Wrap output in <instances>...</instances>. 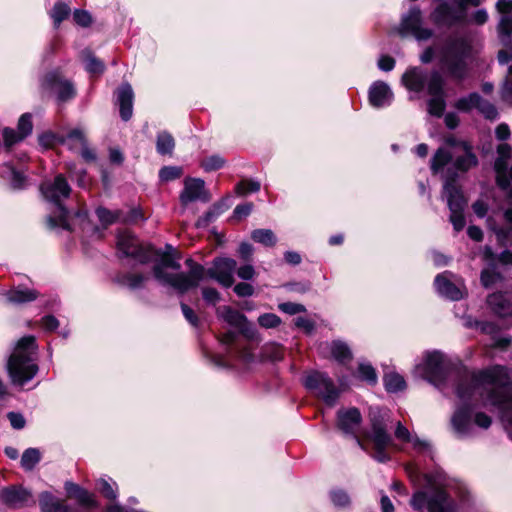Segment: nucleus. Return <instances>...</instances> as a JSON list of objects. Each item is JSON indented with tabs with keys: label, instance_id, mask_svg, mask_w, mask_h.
Instances as JSON below:
<instances>
[{
	"label": "nucleus",
	"instance_id": "4",
	"mask_svg": "<svg viewBox=\"0 0 512 512\" xmlns=\"http://www.w3.org/2000/svg\"><path fill=\"white\" fill-rule=\"evenodd\" d=\"M40 189L45 199L54 203L59 210L57 218H48L51 227L73 230L78 225L86 234L99 233V228L91 224L84 210L78 211L70 222L68 211L61 205V201L68 198L71 192V187L63 175L59 174L53 180L43 182Z\"/></svg>",
	"mask_w": 512,
	"mask_h": 512
},
{
	"label": "nucleus",
	"instance_id": "44",
	"mask_svg": "<svg viewBox=\"0 0 512 512\" xmlns=\"http://www.w3.org/2000/svg\"><path fill=\"white\" fill-rule=\"evenodd\" d=\"M330 498L332 503L340 508H345L350 505V497L347 492L337 489L333 490L330 493Z\"/></svg>",
	"mask_w": 512,
	"mask_h": 512
},
{
	"label": "nucleus",
	"instance_id": "64",
	"mask_svg": "<svg viewBox=\"0 0 512 512\" xmlns=\"http://www.w3.org/2000/svg\"><path fill=\"white\" fill-rule=\"evenodd\" d=\"M378 67L382 71H391L395 67V60L390 56H382L378 60Z\"/></svg>",
	"mask_w": 512,
	"mask_h": 512
},
{
	"label": "nucleus",
	"instance_id": "17",
	"mask_svg": "<svg viewBox=\"0 0 512 512\" xmlns=\"http://www.w3.org/2000/svg\"><path fill=\"white\" fill-rule=\"evenodd\" d=\"M44 89L52 90L60 101H67L75 96V90L71 82L63 80L58 71L48 72L42 79Z\"/></svg>",
	"mask_w": 512,
	"mask_h": 512
},
{
	"label": "nucleus",
	"instance_id": "3",
	"mask_svg": "<svg viewBox=\"0 0 512 512\" xmlns=\"http://www.w3.org/2000/svg\"><path fill=\"white\" fill-rule=\"evenodd\" d=\"M406 473L411 482L419 486L424 480L425 487L430 493L424 490H417L411 500L410 505L414 510L423 511L425 508L428 512H455L456 505L445 491L448 486L446 474L436 469L433 472L422 474L415 464H408L405 467Z\"/></svg>",
	"mask_w": 512,
	"mask_h": 512
},
{
	"label": "nucleus",
	"instance_id": "54",
	"mask_svg": "<svg viewBox=\"0 0 512 512\" xmlns=\"http://www.w3.org/2000/svg\"><path fill=\"white\" fill-rule=\"evenodd\" d=\"M96 214L103 227H106L116 220V215L105 208H98Z\"/></svg>",
	"mask_w": 512,
	"mask_h": 512
},
{
	"label": "nucleus",
	"instance_id": "28",
	"mask_svg": "<svg viewBox=\"0 0 512 512\" xmlns=\"http://www.w3.org/2000/svg\"><path fill=\"white\" fill-rule=\"evenodd\" d=\"M322 351H329L331 356L338 362L345 363L352 358V353L348 345L341 341L335 340L331 343H323L320 346Z\"/></svg>",
	"mask_w": 512,
	"mask_h": 512
},
{
	"label": "nucleus",
	"instance_id": "27",
	"mask_svg": "<svg viewBox=\"0 0 512 512\" xmlns=\"http://www.w3.org/2000/svg\"><path fill=\"white\" fill-rule=\"evenodd\" d=\"M497 152L499 154L495 162L497 183L501 188L506 189L509 187V180L506 178V158L510 156L511 148L506 144H501L498 146Z\"/></svg>",
	"mask_w": 512,
	"mask_h": 512
},
{
	"label": "nucleus",
	"instance_id": "9",
	"mask_svg": "<svg viewBox=\"0 0 512 512\" xmlns=\"http://www.w3.org/2000/svg\"><path fill=\"white\" fill-rule=\"evenodd\" d=\"M117 247L120 253L126 257H131L140 263L155 261V267L160 264L161 258L170 252L177 259V251L171 245H166L164 251L155 250L150 245H143L134 235L124 231L118 235Z\"/></svg>",
	"mask_w": 512,
	"mask_h": 512
},
{
	"label": "nucleus",
	"instance_id": "36",
	"mask_svg": "<svg viewBox=\"0 0 512 512\" xmlns=\"http://www.w3.org/2000/svg\"><path fill=\"white\" fill-rule=\"evenodd\" d=\"M384 385L388 392H398L405 388L406 383L403 376L398 373L391 372L384 376Z\"/></svg>",
	"mask_w": 512,
	"mask_h": 512
},
{
	"label": "nucleus",
	"instance_id": "1",
	"mask_svg": "<svg viewBox=\"0 0 512 512\" xmlns=\"http://www.w3.org/2000/svg\"><path fill=\"white\" fill-rule=\"evenodd\" d=\"M455 393L459 405L451 418L454 434L458 438L475 435V426L488 429L490 416L476 412L475 407L493 406L500 410L512 439V371L495 365L476 373H465L456 382Z\"/></svg>",
	"mask_w": 512,
	"mask_h": 512
},
{
	"label": "nucleus",
	"instance_id": "39",
	"mask_svg": "<svg viewBox=\"0 0 512 512\" xmlns=\"http://www.w3.org/2000/svg\"><path fill=\"white\" fill-rule=\"evenodd\" d=\"M146 277L137 273H126L119 278V283L130 289H138L143 286Z\"/></svg>",
	"mask_w": 512,
	"mask_h": 512
},
{
	"label": "nucleus",
	"instance_id": "29",
	"mask_svg": "<svg viewBox=\"0 0 512 512\" xmlns=\"http://www.w3.org/2000/svg\"><path fill=\"white\" fill-rule=\"evenodd\" d=\"M218 315L229 325L246 332L249 323L247 318L239 311L233 310L228 306H223L218 309Z\"/></svg>",
	"mask_w": 512,
	"mask_h": 512
},
{
	"label": "nucleus",
	"instance_id": "32",
	"mask_svg": "<svg viewBox=\"0 0 512 512\" xmlns=\"http://www.w3.org/2000/svg\"><path fill=\"white\" fill-rule=\"evenodd\" d=\"M38 293L36 290L28 288H15L7 293V300L14 304H23L33 301L37 298Z\"/></svg>",
	"mask_w": 512,
	"mask_h": 512
},
{
	"label": "nucleus",
	"instance_id": "57",
	"mask_svg": "<svg viewBox=\"0 0 512 512\" xmlns=\"http://www.w3.org/2000/svg\"><path fill=\"white\" fill-rule=\"evenodd\" d=\"M7 418L14 429L20 430L25 427L26 421L21 413L9 412Z\"/></svg>",
	"mask_w": 512,
	"mask_h": 512
},
{
	"label": "nucleus",
	"instance_id": "34",
	"mask_svg": "<svg viewBox=\"0 0 512 512\" xmlns=\"http://www.w3.org/2000/svg\"><path fill=\"white\" fill-rule=\"evenodd\" d=\"M175 147V142L171 134L168 132H160L157 135L156 149L161 155L172 154Z\"/></svg>",
	"mask_w": 512,
	"mask_h": 512
},
{
	"label": "nucleus",
	"instance_id": "50",
	"mask_svg": "<svg viewBox=\"0 0 512 512\" xmlns=\"http://www.w3.org/2000/svg\"><path fill=\"white\" fill-rule=\"evenodd\" d=\"M278 308L289 315H295L301 312H305L306 308L304 305L293 302H285L278 305Z\"/></svg>",
	"mask_w": 512,
	"mask_h": 512
},
{
	"label": "nucleus",
	"instance_id": "61",
	"mask_svg": "<svg viewBox=\"0 0 512 512\" xmlns=\"http://www.w3.org/2000/svg\"><path fill=\"white\" fill-rule=\"evenodd\" d=\"M236 272L239 278L243 280H251L255 276L254 267L250 264L241 266L240 268L236 269Z\"/></svg>",
	"mask_w": 512,
	"mask_h": 512
},
{
	"label": "nucleus",
	"instance_id": "38",
	"mask_svg": "<svg viewBox=\"0 0 512 512\" xmlns=\"http://www.w3.org/2000/svg\"><path fill=\"white\" fill-rule=\"evenodd\" d=\"M97 487L100 493L109 500L117 498V485L111 479L100 478L97 481Z\"/></svg>",
	"mask_w": 512,
	"mask_h": 512
},
{
	"label": "nucleus",
	"instance_id": "63",
	"mask_svg": "<svg viewBox=\"0 0 512 512\" xmlns=\"http://www.w3.org/2000/svg\"><path fill=\"white\" fill-rule=\"evenodd\" d=\"M472 209L479 218H483L488 212V204L483 200H477L473 203Z\"/></svg>",
	"mask_w": 512,
	"mask_h": 512
},
{
	"label": "nucleus",
	"instance_id": "22",
	"mask_svg": "<svg viewBox=\"0 0 512 512\" xmlns=\"http://www.w3.org/2000/svg\"><path fill=\"white\" fill-rule=\"evenodd\" d=\"M445 184L443 187V197H446L447 204L450 210H464L466 206V199L464 198L460 189L454 184L455 174L447 173L444 175Z\"/></svg>",
	"mask_w": 512,
	"mask_h": 512
},
{
	"label": "nucleus",
	"instance_id": "33",
	"mask_svg": "<svg viewBox=\"0 0 512 512\" xmlns=\"http://www.w3.org/2000/svg\"><path fill=\"white\" fill-rule=\"evenodd\" d=\"M251 239L266 247H273L277 242V238L271 229H255L251 233Z\"/></svg>",
	"mask_w": 512,
	"mask_h": 512
},
{
	"label": "nucleus",
	"instance_id": "46",
	"mask_svg": "<svg viewBox=\"0 0 512 512\" xmlns=\"http://www.w3.org/2000/svg\"><path fill=\"white\" fill-rule=\"evenodd\" d=\"M225 164V160L219 156V155H213L205 160L202 161L201 166L202 168L207 171H215L220 168H222Z\"/></svg>",
	"mask_w": 512,
	"mask_h": 512
},
{
	"label": "nucleus",
	"instance_id": "43",
	"mask_svg": "<svg viewBox=\"0 0 512 512\" xmlns=\"http://www.w3.org/2000/svg\"><path fill=\"white\" fill-rule=\"evenodd\" d=\"M260 182L256 180H244L236 185V192L239 195L258 192L260 190Z\"/></svg>",
	"mask_w": 512,
	"mask_h": 512
},
{
	"label": "nucleus",
	"instance_id": "18",
	"mask_svg": "<svg viewBox=\"0 0 512 512\" xmlns=\"http://www.w3.org/2000/svg\"><path fill=\"white\" fill-rule=\"evenodd\" d=\"M0 499L12 508H22L35 503L30 491L23 487H8L0 490Z\"/></svg>",
	"mask_w": 512,
	"mask_h": 512
},
{
	"label": "nucleus",
	"instance_id": "7",
	"mask_svg": "<svg viewBox=\"0 0 512 512\" xmlns=\"http://www.w3.org/2000/svg\"><path fill=\"white\" fill-rule=\"evenodd\" d=\"M477 165V158L467 143L460 144V151L450 152L446 148H439L431 159L430 168L434 174L448 172H465Z\"/></svg>",
	"mask_w": 512,
	"mask_h": 512
},
{
	"label": "nucleus",
	"instance_id": "41",
	"mask_svg": "<svg viewBox=\"0 0 512 512\" xmlns=\"http://www.w3.org/2000/svg\"><path fill=\"white\" fill-rule=\"evenodd\" d=\"M358 376L361 380H364L369 384H375L377 382V374L375 369L370 364L367 363L359 364Z\"/></svg>",
	"mask_w": 512,
	"mask_h": 512
},
{
	"label": "nucleus",
	"instance_id": "53",
	"mask_svg": "<svg viewBox=\"0 0 512 512\" xmlns=\"http://www.w3.org/2000/svg\"><path fill=\"white\" fill-rule=\"evenodd\" d=\"M464 210H450V221L454 227L455 231H460L465 226V218L463 215Z\"/></svg>",
	"mask_w": 512,
	"mask_h": 512
},
{
	"label": "nucleus",
	"instance_id": "16",
	"mask_svg": "<svg viewBox=\"0 0 512 512\" xmlns=\"http://www.w3.org/2000/svg\"><path fill=\"white\" fill-rule=\"evenodd\" d=\"M456 108L460 111H470L476 108L485 118L494 120L498 117L496 107L487 100H484L478 93H471L460 98L456 102Z\"/></svg>",
	"mask_w": 512,
	"mask_h": 512
},
{
	"label": "nucleus",
	"instance_id": "47",
	"mask_svg": "<svg viewBox=\"0 0 512 512\" xmlns=\"http://www.w3.org/2000/svg\"><path fill=\"white\" fill-rule=\"evenodd\" d=\"M32 127L31 115L23 114L18 121L17 133L24 139L32 132Z\"/></svg>",
	"mask_w": 512,
	"mask_h": 512
},
{
	"label": "nucleus",
	"instance_id": "5",
	"mask_svg": "<svg viewBox=\"0 0 512 512\" xmlns=\"http://www.w3.org/2000/svg\"><path fill=\"white\" fill-rule=\"evenodd\" d=\"M36 351L34 336H24L17 342L7 362V371L12 384L23 386L35 377L38 372Z\"/></svg>",
	"mask_w": 512,
	"mask_h": 512
},
{
	"label": "nucleus",
	"instance_id": "58",
	"mask_svg": "<svg viewBox=\"0 0 512 512\" xmlns=\"http://www.w3.org/2000/svg\"><path fill=\"white\" fill-rule=\"evenodd\" d=\"M25 181H26V178L25 176L16 171V170H11V181H10V185L11 187L14 189V190H18V189H22L24 188L25 186Z\"/></svg>",
	"mask_w": 512,
	"mask_h": 512
},
{
	"label": "nucleus",
	"instance_id": "45",
	"mask_svg": "<svg viewBox=\"0 0 512 512\" xmlns=\"http://www.w3.org/2000/svg\"><path fill=\"white\" fill-rule=\"evenodd\" d=\"M258 324L266 329L275 328L281 324V319L274 313H265L258 317Z\"/></svg>",
	"mask_w": 512,
	"mask_h": 512
},
{
	"label": "nucleus",
	"instance_id": "49",
	"mask_svg": "<svg viewBox=\"0 0 512 512\" xmlns=\"http://www.w3.org/2000/svg\"><path fill=\"white\" fill-rule=\"evenodd\" d=\"M502 99L507 102H512V65L508 68V74L502 87Z\"/></svg>",
	"mask_w": 512,
	"mask_h": 512
},
{
	"label": "nucleus",
	"instance_id": "55",
	"mask_svg": "<svg viewBox=\"0 0 512 512\" xmlns=\"http://www.w3.org/2000/svg\"><path fill=\"white\" fill-rule=\"evenodd\" d=\"M73 18L75 22L82 27H88L92 23L90 13L85 10H75Z\"/></svg>",
	"mask_w": 512,
	"mask_h": 512
},
{
	"label": "nucleus",
	"instance_id": "24",
	"mask_svg": "<svg viewBox=\"0 0 512 512\" xmlns=\"http://www.w3.org/2000/svg\"><path fill=\"white\" fill-rule=\"evenodd\" d=\"M395 438L406 444H410L411 447L417 452H426L430 450V443L426 440L420 439L417 435L412 434L407 427H405L400 421L395 425L394 431Z\"/></svg>",
	"mask_w": 512,
	"mask_h": 512
},
{
	"label": "nucleus",
	"instance_id": "11",
	"mask_svg": "<svg viewBox=\"0 0 512 512\" xmlns=\"http://www.w3.org/2000/svg\"><path fill=\"white\" fill-rule=\"evenodd\" d=\"M450 364L449 358L443 352L438 350L426 351L415 364L414 372L439 387Z\"/></svg>",
	"mask_w": 512,
	"mask_h": 512
},
{
	"label": "nucleus",
	"instance_id": "13",
	"mask_svg": "<svg viewBox=\"0 0 512 512\" xmlns=\"http://www.w3.org/2000/svg\"><path fill=\"white\" fill-rule=\"evenodd\" d=\"M304 385L329 406L335 405L340 396V390L335 386L333 380L323 372L309 373L305 378Z\"/></svg>",
	"mask_w": 512,
	"mask_h": 512
},
{
	"label": "nucleus",
	"instance_id": "26",
	"mask_svg": "<svg viewBox=\"0 0 512 512\" xmlns=\"http://www.w3.org/2000/svg\"><path fill=\"white\" fill-rule=\"evenodd\" d=\"M133 90L129 84H123L117 91V101L120 107V115L124 121H128L133 113Z\"/></svg>",
	"mask_w": 512,
	"mask_h": 512
},
{
	"label": "nucleus",
	"instance_id": "40",
	"mask_svg": "<svg viewBox=\"0 0 512 512\" xmlns=\"http://www.w3.org/2000/svg\"><path fill=\"white\" fill-rule=\"evenodd\" d=\"M70 13V8L67 4L58 2L54 5L50 15L54 21L55 26H58Z\"/></svg>",
	"mask_w": 512,
	"mask_h": 512
},
{
	"label": "nucleus",
	"instance_id": "20",
	"mask_svg": "<svg viewBox=\"0 0 512 512\" xmlns=\"http://www.w3.org/2000/svg\"><path fill=\"white\" fill-rule=\"evenodd\" d=\"M208 202L210 197L205 190V183L199 178H187L184 182V189L180 194V201L187 205L194 201Z\"/></svg>",
	"mask_w": 512,
	"mask_h": 512
},
{
	"label": "nucleus",
	"instance_id": "56",
	"mask_svg": "<svg viewBox=\"0 0 512 512\" xmlns=\"http://www.w3.org/2000/svg\"><path fill=\"white\" fill-rule=\"evenodd\" d=\"M3 138L6 147H11L23 139L17 132L10 128H5L3 130Z\"/></svg>",
	"mask_w": 512,
	"mask_h": 512
},
{
	"label": "nucleus",
	"instance_id": "35",
	"mask_svg": "<svg viewBox=\"0 0 512 512\" xmlns=\"http://www.w3.org/2000/svg\"><path fill=\"white\" fill-rule=\"evenodd\" d=\"M83 62L85 69L91 74H102L105 70L104 63L96 58L90 51L83 52Z\"/></svg>",
	"mask_w": 512,
	"mask_h": 512
},
{
	"label": "nucleus",
	"instance_id": "14",
	"mask_svg": "<svg viewBox=\"0 0 512 512\" xmlns=\"http://www.w3.org/2000/svg\"><path fill=\"white\" fill-rule=\"evenodd\" d=\"M444 80L439 71H432L429 75L428 94L431 99L428 101V112L430 115L440 117L446 107L444 99Z\"/></svg>",
	"mask_w": 512,
	"mask_h": 512
},
{
	"label": "nucleus",
	"instance_id": "37",
	"mask_svg": "<svg viewBox=\"0 0 512 512\" xmlns=\"http://www.w3.org/2000/svg\"><path fill=\"white\" fill-rule=\"evenodd\" d=\"M41 459L40 451L36 448H28L21 457V465L25 470H32Z\"/></svg>",
	"mask_w": 512,
	"mask_h": 512
},
{
	"label": "nucleus",
	"instance_id": "8",
	"mask_svg": "<svg viewBox=\"0 0 512 512\" xmlns=\"http://www.w3.org/2000/svg\"><path fill=\"white\" fill-rule=\"evenodd\" d=\"M389 421L387 411L379 408L370 410L371 430L366 434V439L372 444L373 458L380 463L390 460V455L387 452L388 448H397L393 438L388 433Z\"/></svg>",
	"mask_w": 512,
	"mask_h": 512
},
{
	"label": "nucleus",
	"instance_id": "62",
	"mask_svg": "<svg viewBox=\"0 0 512 512\" xmlns=\"http://www.w3.org/2000/svg\"><path fill=\"white\" fill-rule=\"evenodd\" d=\"M234 292L240 297H247L253 294L254 289L252 285L241 282L235 285Z\"/></svg>",
	"mask_w": 512,
	"mask_h": 512
},
{
	"label": "nucleus",
	"instance_id": "15",
	"mask_svg": "<svg viewBox=\"0 0 512 512\" xmlns=\"http://www.w3.org/2000/svg\"><path fill=\"white\" fill-rule=\"evenodd\" d=\"M362 422L360 411L355 408H341L337 412V427L346 435L355 437L357 443L362 447V442L357 436Z\"/></svg>",
	"mask_w": 512,
	"mask_h": 512
},
{
	"label": "nucleus",
	"instance_id": "10",
	"mask_svg": "<svg viewBox=\"0 0 512 512\" xmlns=\"http://www.w3.org/2000/svg\"><path fill=\"white\" fill-rule=\"evenodd\" d=\"M437 6L430 14L431 21L437 26L452 27L464 23L469 6H478L480 0H434Z\"/></svg>",
	"mask_w": 512,
	"mask_h": 512
},
{
	"label": "nucleus",
	"instance_id": "21",
	"mask_svg": "<svg viewBox=\"0 0 512 512\" xmlns=\"http://www.w3.org/2000/svg\"><path fill=\"white\" fill-rule=\"evenodd\" d=\"M369 103L374 108H384L393 102L394 94L390 86L383 81L374 82L369 88Z\"/></svg>",
	"mask_w": 512,
	"mask_h": 512
},
{
	"label": "nucleus",
	"instance_id": "6",
	"mask_svg": "<svg viewBox=\"0 0 512 512\" xmlns=\"http://www.w3.org/2000/svg\"><path fill=\"white\" fill-rule=\"evenodd\" d=\"M471 56L472 45L467 37L450 36L440 51L439 60L450 77L462 80L467 75Z\"/></svg>",
	"mask_w": 512,
	"mask_h": 512
},
{
	"label": "nucleus",
	"instance_id": "59",
	"mask_svg": "<svg viewBox=\"0 0 512 512\" xmlns=\"http://www.w3.org/2000/svg\"><path fill=\"white\" fill-rule=\"evenodd\" d=\"M202 295L207 303L215 305L220 301V294L215 288H203Z\"/></svg>",
	"mask_w": 512,
	"mask_h": 512
},
{
	"label": "nucleus",
	"instance_id": "19",
	"mask_svg": "<svg viewBox=\"0 0 512 512\" xmlns=\"http://www.w3.org/2000/svg\"><path fill=\"white\" fill-rule=\"evenodd\" d=\"M455 275L445 271L436 276L434 285L436 291L443 297L450 300H460L463 297L461 287L454 281Z\"/></svg>",
	"mask_w": 512,
	"mask_h": 512
},
{
	"label": "nucleus",
	"instance_id": "12",
	"mask_svg": "<svg viewBox=\"0 0 512 512\" xmlns=\"http://www.w3.org/2000/svg\"><path fill=\"white\" fill-rule=\"evenodd\" d=\"M397 32L402 37L412 36L417 41L429 40L434 34L431 28L423 25V13L416 5L402 14Z\"/></svg>",
	"mask_w": 512,
	"mask_h": 512
},
{
	"label": "nucleus",
	"instance_id": "52",
	"mask_svg": "<svg viewBox=\"0 0 512 512\" xmlns=\"http://www.w3.org/2000/svg\"><path fill=\"white\" fill-rule=\"evenodd\" d=\"M76 499L85 507H97V501L93 494L89 493L87 490L82 489L78 494H76Z\"/></svg>",
	"mask_w": 512,
	"mask_h": 512
},
{
	"label": "nucleus",
	"instance_id": "60",
	"mask_svg": "<svg viewBox=\"0 0 512 512\" xmlns=\"http://www.w3.org/2000/svg\"><path fill=\"white\" fill-rule=\"evenodd\" d=\"M59 326V321L52 315H47L41 319V327L45 331H54Z\"/></svg>",
	"mask_w": 512,
	"mask_h": 512
},
{
	"label": "nucleus",
	"instance_id": "23",
	"mask_svg": "<svg viewBox=\"0 0 512 512\" xmlns=\"http://www.w3.org/2000/svg\"><path fill=\"white\" fill-rule=\"evenodd\" d=\"M429 76L420 67H410L401 77L402 85L409 91L420 93L428 86Z\"/></svg>",
	"mask_w": 512,
	"mask_h": 512
},
{
	"label": "nucleus",
	"instance_id": "25",
	"mask_svg": "<svg viewBox=\"0 0 512 512\" xmlns=\"http://www.w3.org/2000/svg\"><path fill=\"white\" fill-rule=\"evenodd\" d=\"M491 309L501 317L512 315V293L498 292L493 293L487 300Z\"/></svg>",
	"mask_w": 512,
	"mask_h": 512
},
{
	"label": "nucleus",
	"instance_id": "30",
	"mask_svg": "<svg viewBox=\"0 0 512 512\" xmlns=\"http://www.w3.org/2000/svg\"><path fill=\"white\" fill-rule=\"evenodd\" d=\"M42 512H69V508L48 492H43L39 498Z\"/></svg>",
	"mask_w": 512,
	"mask_h": 512
},
{
	"label": "nucleus",
	"instance_id": "48",
	"mask_svg": "<svg viewBox=\"0 0 512 512\" xmlns=\"http://www.w3.org/2000/svg\"><path fill=\"white\" fill-rule=\"evenodd\" d=\"M182 170L179 167L166 166L159 172V177L162 181H171L181 176Z\"/></svg>",
	"mask_w": 512,
	"mask_h": 512
},
{
	"label": "nucleus",
	"instance_id": "42",
	"mask_svg": "<svg viewBox=\"0 0 512 512\" xmlns=\"http://www.w3.org/2000/svg\"><path fill=\"white\" fill-rule=\"evenodd\" d=\"M67 170L72 179L77 181L78 186L82 188H86L89 184V181L86 177V171L84 169H77L74 164H68Z\"/></svg>",
	"mask_w": 512,
	"mask_h": 512
},
{
	"label": "nucleus",
	"instance_id": "2",
	"mask_svg": "<svg viewBox=\"0 0 512 512\" xmlns=\"http://www.w3.org/2000/svg\"><path fill=\"white\" fill-rule=\"evenodd\" d=\"M170 252L163 255L160 264L155 267L154 278L164 286H170L180 293H184L198 286L205 276L217 281L223 287L229 288L234 284V273L237 263L234 259L228 257L216 258L210 268L194 262L192 259L186 260L189 268L188 273H169L168 270L179 271L180 263Z\"/></svg>",
	"mask_w": 512,
	"mask_h": 512
},
{
	"label": "nucleus",
	"instance_id": "31",
	"mask_svg": "<svg viewBox=\"0 0 512 512\" xmlns=\"http://www.w3.org/2000/svg\"><path fill=\"white\" fill-rule=\"evenodd\" d=\"M58 141L66 145L70 150H78L81 145L85 144L86 137L83 130L75 128L65 136H58Z\"/></svg>",
	"mask_w": 512,
	"mask_h": 512
},
{
	"label": "nucleus",
	"instance_id": "51",
	"mask_svg": "<svg viewBox=\"0 0 512 512\" xmlns=\"http://www.w3.org/2000/svg\"><path fill=\"white\" fill-rule=\"evenodd\" d=\"M498 32L500 36L509 37L512 35V17L510 15H504L501 17L498 24Z\"/></svg>",
	"mask_w": 512,
	"mask_h": 512
}]
</instances>
